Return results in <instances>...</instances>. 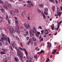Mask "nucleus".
<instances>
[{
	"label": "nucleus",
	"instance_id": "nucleus-10",
	"mask_svg": "<svg viewBox=\"0 0 62 62\" xmlns=\"http://www.w3.org/2000/svg\"><path fill=\"white\" fill-rule=\"evenodd\" d=\"M21 15L23 17H25V16H26V13L24 11L22 12Z\"/></svg>",
	"mask_w": 62,
	"mask_h": 62
},
{
	"label": "nucleus",
	"instance_id": "nucleus-30",
	"mask_svg": "<svg viewBox=\"0 0 62 62\" xmlns=\"http://www.w3.org/2000/svg\"><path fill=\"white\" fill-rule=\"evenodd\" d=\"M8 7H9V8H11L12 7L11 5L10 4H9V5H8Z\"/></svg>",
	"mask_w": 62,
	"mask_h": 62
},
{
	"label": "nucleus",
	"instance_id": "nucleus-36",
	"mask_svg": "<svg viewBox=\"0 0 62 62\" xmlns=\"http://www.w3.org/2000/svg\"><path fill=\"white\" fill-rule=\"evenodd\" d=\"M38 11L39 13H41V11L40 10H39V9H38Z\"/></svg>",
	"mask_w": 62,
	"mask_h": 62
},
{
	"label": "nucleus",
	"instance_id": "nucleus-1",
	"mask_svg": "<svg viewBox=\"0 0 62 62\" xmlns=\"http://www.w3.org/2000/svg\"><path fill=\"white\" fill-rule=\"evenodd\" d=\"M36 29L35 27H34L32 28V31L31 30H30L29 32L30 35L31 37H33L34 36L35 33H36Z\"/></svg>",
	"mask_w": 62,
	"mask_h": 62
},
{
	"label": "nucleus",
	"instance_id": "nucleus-40",
	"mask_svg": "<svg viewBox=\"0 0 62 62\" xmlns=\"http://www.w3.org/2000/svg\"><path fill=\"white\" fill-rule=\"evenodd\" d=\"M51 29L52 30H54V27H51Z\"/></svg>",
	"mask_w": 62,
	"mask_h": 62
},
{
	"label": "nucleus",
	"instance_id": "nucleus-21",
	"mask_svg": "<svg viewBox=\"0 0 62 62\" xmlns=\"http://www.w3.org/2000/svg\"><path fill=\"white\" fill-rule=\"evenodd\" d=\"M2 51H3L4 52H7V51H8V50L4 48H2Z\"/></svg>",
	"mask_w": 62,
	"mask_h": 62
},
{
	"label": "nucleus",
	"instance_id": "nucleus-4",
	"mask_svg": "<svg viewBox=\"0 0 62 62\" xmlns=\"http://www.w3.org/2000/svg\"><path fill=\"white\" fill-rule=\"evenodd\" d=\"M25 53L26 54V57L29 60L30 62H31V61H32V59L29 57H27V54H28L27 52L26 51L25 52Z\"/></svg>",
	"mask_w": 62,
	"mask_h": 62
},
{
	"label": "nucleus",
	"instance_id": "nucleus-6",
	"mask_svg": "<svg viewBox=\"0 0 62 62\" xmlns=\"http://www.w3.org/2000/svg\"><path fill=\"white\" fill-rule=\"evenodd\" d=\"M9 30L11 33H14V29L12 27H10Z\"/></svg>",
	"mask_w": 62,
	"mask_h": 62
},
{
	"label": "nucleus",
	"instance_id": "nucleus-44",
	"mask_svg": "<svg viewBox=\"0 0 62 62\" xmlns=\"http://www.w3.org/2000/svg\"><path fill=\"white\" fill-rule=\"evenodd\" d=\"M51 2H52V3H54L53 2V0H49Z\"/></svg>",
	"mask_w": 62,
	"mask_h": 62
},
{
	"label": "nucleus",
	"instance_id": "nucleus-17",
	"mask_svg": "<svg viewBox=\"0 0 62 62\" xmlns=\"http://www.w3.org/2000/svg\"><path fill=\"white\" fill-rule=\"evenodd\" d=\"M58 11H59V10H58L57 12L58 14V16H60L61 14V13L60 12H58Z\"/></svg>",
	"mask_w": 62,
	"mask_h": 62
},
{
	"label": "nucleus",
	"instance_id": "nucleus-62",
	"mask_svg": "<svg viewBox=\"0 0 62 62\" xmlns=\"http://www.w3.org/2000/svg\"><path fill=\"white\" fill-rule=\"evenodd\" d=\"M55 2H56V4H57V3H58V2H57V0H55Z\"/></svg>",
	"mask_w": 62,
	"mask_h": 62
},
{
	"label": "nucleus",
	"instance_id": "nucleus-18",
	"mask_svg": "<svg viewBox=\"0 0 62 62\" xmlns=\"http://www.w3.org/2000/svg\"><path fill=\"white\" fill-rule=\"evenodd\" d=\"M53 51L54 52H52V54H55L56 52V49L55 50H54Z\"/></svg>",
	"mask_w": 62,
	"mask_h": 62
},
{
	"label": "nucleus",
	"instance_id": "nucleus-5",
	"mask_svg": "<svg viewBox=\"0 0 62 62\" xmlns=\"http://www.w3.org/2000/svg\"><path fill=\"white\" fill-rule=\"evenodd\" d=\"M19 30V27L18 26V25L16 26V30L15 31L16 32H17V33L18 34L20 33V31H18V30Z\"/></svg>",
	"mask_w": 62,
	"mask_h": 62
},
{
	"label": "nucleus",
	"instance_id": "nucleus-49",
	"mask_svg": "<svg viewBox=\"0 0 62 62\" xmlns=\"http://www.w3.org/2000/svg\"><path fill=\"white\" fill-rule=\"evenodd\" d=\"M58 27H57V28H58V29H59V23H58Z\"/></svg>",
	"mask_w": 62,
	"mask_h": 62
},
{
	"label": "nucleus",
	"instance_id": "nucleus-15",
	"mask_svg": "<svg viewBox=\"0 0 62 62\" xmlns=\"http://www.w3.org/2000/svg\"><path fill=\"white\" fill-rule=\"evenodd\" d=\"M1 40L2 41H5L6 40V38L4 37H2L1 38Z\"/></svg>",
	"mask_w": 62,
	"mask_h": 62
},
{
	"label": "nucleus",
	"instance_id": "nucleus-64",
	"mask_svg": "<svg viewBox=\"0 0 62 62\" xmlns=\"http://www.w3.org/2000/svg\"><path fill=\"white\" fill-rule=\"evenodd\" d=\"M2 36H5L6 35L5 34H2Z\"/></svg>",
	"mask_w": 62,
	"mask_h": 62
},
{
	"label": "nucleus",
	"instance_id": "nucleus-52",
	"mask_svg": "<svg viewBox=\"0 0 62 62\" xmlns=\"http://www.w3.org/2000/svg\"><path fill=\"white\" fill-rule=\"evenodd\" d=\"M44 37H47V35H44Z\"/></svg>",
	"mask_w": 62,
	"mask_h": 62
},
{
	"label": "nucleus",
	"instance_id": "nucleus-56",
	"mask_svg": "<svg viewBox=\"0 0 62 62\" xmlns=\"http://www.w3.org/2000/svg\"><path fill=\"white\" fill-rule=\"evenodd\" d=\"M31 7H33V4L32 3H31Z\"/></svg>",
	"mask_w": 62,
	"mask_h": 62
},
{
	"label": "nucleus",
	"instance_id": "nucleus-59",
	"mask_svg": "<svg viewBox=\"0 0 62 62\" xmlns=\"http://www.w3.org/2000/svg\"><path fill=\"white\" fill-rule=\"evenodd\" d=\"M28 20H30V18H29V17L28 16Z\"/></svg>",
	"mask_w": 62,
	"mask_h": 62
},
{
	"label": "nucleus",
	"instance_id": "nucleus-13",
	"mask_svg": "<svg viewBox=\"0 0 62 62\" xmlns=\"http://www.w3.org/2000/svg\"><path fill=\"white\" fill-rule=\"evenodd\" d=\"M4 8L6 9H8V7H7V5H6V4L4 5Z\"/></svg>",
	"mask_w": 62,
	"mask_h": 62
},
{
	"label": "nucleus",
	"instance_id": "nucleus-29",
	"mask_svg": "<svg viewBox=\"0 0 62 62\" xmlns=\"http://www.w3.org/2000/svg\"><path fill=\"white\" fill-rule=\"evenodd\" d=\"M44 51V50H41L40 52V54H42V53H44L45 52Z\"/></svg>",
	"mask_w": 62,
	"mask_h": 62
},
{
	"label": "nucleus",
	"instance_id": "nucleus-2",
	"mask_svg": "<svg viewBox=\"0 0 62 62\" xmlns=\"http://www.w3.org/2000/svg\"><path fill=\"white\" fill-rule=\"evenodd\" d=\"M18 52H17V55L20 56V57L21 58L22 61H23V59H22L23 58V57L22 53H21V50H20V51Z\"/></svg>",
	"mask_w": 62,
	"mask_h": 62
},
{
	"label": "nucleus",
	"instance_id": "nucleus-50",
	"mask_svg": "<svg viewBox=\"0 0 62 62\" xmlns=\"http://www.w3.org/2000/svg\"><path fill=\"white\" fill-rule=\"evenodd\" d=\"M51 27H54V24H53L51 25Z\"/></svg>",
	"mask_w": 62,
	"mask_h": 62
},
{
	"label": "nucleus",
	"instance_id": "nucleus-55",
	"mask_svg": "<svg viewBox=\"0 0 62 62\" xmlns=\"http://www.w3.org/2000/svg\"><path fill=\"white\" fill-rule=\"evenodd\" d=\"M59 23H60V24H61V23H62V21H61Z\"/></svg>",
	"mask_w": 62,
	"mask_h": 62
},
{
	"label": "nucleus",
	"instance_id": "nucleus-33",
	"mask_svg": "<svg viewBox=\"0 0 62 62\" xmlns=\"http://www.w3.org/2000/svg\"><path fill=\"white\" fill-rule=\"evenodd\" d=\"M0 3L1 4H3L4 3V2L1 0H0Z\"/></svg>",
	"mask_w": 62,
	"mask_h": 62
},
{
	"label": "nucleus",
	"instance_id": "nucleus-51",
	"mask_svg": "<svg viewBox=\"0 0 62 62\" xmlns=\"http://www.w3.org/2000/svg\"><path fill=\"white\" fill-rule=\"evenodd\" d=\"M27 40H28L29 39V37H27Z\"/></svg>",
	"mask_w": 62,
	"mask_h": 62
},
{
	"label": "nucleus",
	"instance_id": "nucleus-19",
	"mask_svg": "<svg viewBox=\"0 0 62 62\" xmlns=\"http://www.w3.org/2000/svg\"><path fill=\"white\" fill-rule=\"evenodd\" d=\"M15 60L16 62H18V61H19V59H18V58L17 57H15Z\"/></svg>",
	"mask_w": 62,
	"mask_h": 62
},
{
	"label": "nucleus",
	"instance_id": "nucleus-9",
	"mask_svg": "<svg viewBox=\"0 0 62 62\" xmlns=\"http://www.w3.org/2000/svg\"><path fill=\"white\" fill-rule=\"evenodd\" d=\"M10 13L12 15H15V12L14 11L11 10L10 11Z\"/></svg>",
	"mask_w": 62,
	"mask_h": 62
},
{
	"label": "nucleus",
	"instance_id": "nucleus-35",
	"mask_svg": "<svg viewBox=\"0 0 62 62\" xmlns=\"http://www.w3.org/2000/svg\"><path fill=\"white\" fill-rule=\"evenodd\" d=\"M41 34H43V33H44V31L43 30L42 31H41Z\"/></svg>",
	"mask_w": 62,
	"mask_h": 62
},
{
	"label": "nucleus",
	"instance_id": "nucleus-38",
	"mask_svg": "<svg viewBox=\"0 0 62 62\" xmlns=\"http://www.w3.org/2000/svg\"><path fill=\"white\" fill-rule=\"evenodd\" d=\"M10 48L12 51L13 50V48H12V47L11 46H10Z\"/></svg>",
	"mask_w": 62,
	"mask_h": 62
},
{
	"label": "nucleus",
	"instance_id": "nucleus-32",
	"mask_svg": "<svg viewBox=\"0 0 62 62\" xmlns=\"http://www.w3.org/2000/svg\"><path fill=\"white\" fill-rule=\"evenodd\" d=\"M44 33L45 34L47 35L48 34V31H45L44 32Z\"/></svg>",
	"mask_w": 62,
	"mask_h": 62
},
{
	"label": "nucleus",
	"instance_id": "nucleus-63",
	"mask_svg": "<svg viewBox=\"0 0 62 62\" xmlns=\"http://www.w3.org/2000/svg\"><path fill=\"white\" fill-rule=\"evenodd\" d=\"M2 46V43L0 42V46Z\"/></svg>",
	"mask_w": 62,
	"mask_h": 62
},
{
	"label": "nucleus",
	"instance_id": "nucleus-37",
	"mask_svg": "<svg viewBox=\"0 0 62 62\" xmlns=\"http://www.w3.org/2000/svg\"><path fill=\"white\" fill-rule=\"evenodd\" d=\"M28 7L30 8L31 7V5L30 4H28Z\"/></svg>",
	"mask_w": 62,
	"mask_h": 62
},
{
	"label": "nucleus",
	"instance_id": "nucleus-26",
	"mask_svg": "<svg viewBox=\"0 0 62 62\" xmlns=\"http://www.w3.org/2000/svg\"><path fill=\"white\" fill-rule=\"evenodd\" d=\"M31 40H30L29 41L28 43V45H30L29 43H30V42H31Z\"/></svg>",
	"mask_w": 62,
	"mask_h": 62
},
{
	"label": "nucleus",
	"instance_id": "nucleus-22",
	"mask_svg": "<svg viewBox=\"0 0 62 62\" xmlns=\"http://www.w3.org/2000/svg\"><path fill=\"white\" fill-rule=\"evenodd\" d=\"M3 62H7V58H5L3 60Z\"/></svg>",
	"mask_w": 62,
	"mask_h": 62
},
{
	"label": "nucleus",
	"instance_id": "nucleus-43",
	"mask_svg": "<svg viewBox=\"0 0 62 62\" xmlns=\"http://www.w3.org/2000/svg\"><path fill=\"white\" fill-rule=\"evenodd\" d=\"M36 35L37 37H39V35L38 33H36Z\"/></svg>",
	"mask_w": 62,
	"mask_h": 62
},
{
	"label": "nucleus",
	"instance_id": "nucleus-11",
	"mask_svg": "<svg viewBox=\"0 0 62 62\" xmlns=\"http://www.w3.org/2000/svg\"><path fill=\"white\" fill-rule=\"evenodd\" d=\"M51 46H52V44L51 43H50L48 45L47 47L48 48V50H49L50 49Z\"/></svg>",
	"mask_w": 62,
	"mask_h": 62
},
{
	"label": "nucleus",
	"instance_id": "nucleus-47",
	"mask_svg": "<svg viewBox=\"0 0 62 62\" xmlns=\"http://www.w3.org/2000/svg\"><path fill=\"white\" fill-rule=\"evenodd\" d=\"M22 3L23 4H25V3H26V2H25L24 1H22Z\"/></svg>",
	"mask_w": 62,
	"mask_h": 62
},
{
	"label": "nucleus",
	"instance_id": "nucleus-16",
	"mask_svg": "<svg viewBox=\"0 0 62 62\" xmlns=\"http://www.w3.org/2000/svg\"><path fill=\"white\" fill-rule=\"evenodd\" d=\"M39 7L40 8H43V6H44V5L43 4H40L39 5Z\"/></svg>",
	"mask_w": 62,
	"mask_h": 62
},
{
	"label": "nucleus",
	"instance_id": "nucleus-8",
	"mask_svg": "<svg viewBox=\"0 0 62 62\" xmlns=\"http://www.w3.org/2000/svg\"><path fill=\"white\" fill-rule=\"evenodd\" d=\"M15 45L16 46H17V45L16 44V43L15 42H13V43L11 44V46L14 48L15 47Z\"/></svg>",
	"mask_w": 62,
	"mask_h": 62
},
{
	"label": "nucleus",
	"instance_id": "nucleus-7",
	"mask_svg": "<svg viewBox=\"0 0 62 62\" xmlns=\"http://www.w3.org/2000/svg\"><path fill=\"white\" fill-rule=\"evenodd\" d=\"M48 8H45V12H44V13L46 15H47L48 14Z\"/></svg>",
	"mask_w": 62,
	"mask_h": 62
},
{
	"label": "nucleus",
	"instance_id": "nucleus-39",
	"mask_svg": "<svg viewBox=\"0 0 62 62\" xmlns=\"http://www.w3.org/2000/svg\"><path fill=\"white\" fill-rule=\"evenodd\" d=\"M5 52H1V54H5Z\"/></svg>",
	"mask_w": 62,
	"mask_h": 62
},
{
	"label": "nucleus",
	"instance_id": "nucleus-57",
	"mask_svg": "<svg viewBox=\"0 0 62 62\" xmlns=\"http://www.w3.org/2000/svg\"><path fill=\"white\" fill-rule=\"evenodd\" d=\"M16 39L17 40H19V38H18V37H17Z\"/></svg>",
	"mask_w": 62,
	"mask_h": 62
},
{
	"label": "nucleus",
	"instance_id": "nucleus-34",
	"mask_svg": "<svg viewBox=\"0 0 62 62\" xmlns=\"http://www.w3.org/2000/svg\"><path fill=\"white\" fill-rule=\"evenodd\" d=\"M38 28L40 29H42V28L41 27V26H39L38 27Z\"/></svg>",
	"mask_w": 62,
	"mask_h": 62
},
{
	"label": "nucleus",
	"instance_id": "nucleus-60",
	"mask_svg": "<svg viewBox=\"0 0 62 62\" xmlns=\"http://www.w3.org/2000/svg\"><path fill=\"white\" fill-rule=\"evenodd\" d=\"M5 4H6V5H8V3L6 2L5 3Z\"/></svg>",
	"mask_w": 62,
	"mask_h": 62
},
{
	"label": "nucleus",
	"instance_id": "nucleus-3",
	"mask_svg": "<svg viewBox=\"0 0 62 62\" xmlns=\"http://www.w3.org/2000/svg\"><path fill=\"white\" fill-rule=\"evenodd\" d=\"M24 27L26 29H29L31 27L28 24H27L26 23H24Z\"/></svg>",
	"mask_w": 62,
	"mask_h": 62
},
{
	"label": "nucleus",
	"instance_id": "nucleus-25",
	"mask_svg": "<svg viewBox=\"0 0 62 62\" xmlns=\"http://www.w3.org/2000/svg\"><path fill=\"white\" fill-rule=\"evenodd\" d=\"M27 3H32V1H31V0H29V1H27Z\"/></svg>",
	"mask_w": 62,
	"mask_h": 62
},
{
	"label": "nucleus",
	"instance_id": "nucleus-12",
	"mask_svg": "<svg viewBox=\"0 0 62 62\" xmlns=\"http://www.w3.org/2000/svg\"><path fill=\"white\" fill-rule=\"evenodd\" d=\"M41 15L43 16V19H45V18H46V16H45V15L44 14L42 13L41 14Z\"/></svg>",
	"mask_w": 62,
	"mask_h": 62
},
{
	"label": "nucleus",
	"instance_id": "nucleus-14",
	"mask_svg": "<svg viewBox=\"0 0 62 62\" xmlns=\"http://www.w3.org/2000/svg\"><path fill=\"white\" fill-rule=\"evenodd\" d=\"M15 49L16 50L18 51V52H19L20 51H21V50L20 49V48H19L18 47H16L15 46Z\"/></svg>",
	"mask_w": 62,
	"mask_h": 62
},
{
	"label": "nucleus",
	"instance_id": "nucleus-58",
	"mask_svg": "<svg viewBox=\"0 0 62 62\" xmlns=\"http://www.w3.org/2000/svg\"><path fill=\"white\" fill-rule=\"evenodd\" d=\"M0 18L1 19H2V20H3V17H0Z\"/></svg>",
	"mask_w": 62,
	"mask_h": 62
},
{
	"label": "nucleus",
	"instance_id": "nucleus-42",
	"mask_svg": "<svg viewBox=\"0 0 62 62\" xmlns=\"http://www.w3.org/2000/svg\"><path fill=\"white\" fill-rule=\"evenodd\" d=\"M8 23H9V24H10V23H11L10 22V21H9V19H8Z\"/></svg>",
	"mask_w": 62,
	"mask_h": 62
},
{
	"label": "nucleus",
	"instance_id": "nucleus-27",
	"mask_svg": "<svg viewBox=\"0 0 62 62\" xmlns=\"http://www.w3.org/2000/svg\"><path fill=\"white\" fill-rule=\"evenodd\" d=\"M15 11L16 12V13H19V10H18L17 9H16L15 10Z\"/></svg>",
	"mask_w": 62,
	"mask_h": 62
},
{
	"label": "nucleus",
	"instance_id": "nucleus-54",
	"mask_svg": "<svg viewBox=\"0 0 62 62\" xmlns=\"http://www.w3.org/2000/svg\"><path fill=\"white\" fill-rule=\"evenodd\" d=\"M23 35H24V36H25H25H26V35H27V34H23Z\"/></svg>",
	"mask_w": 62,
	"mask_h": 62
},
{
	"label": "nucleus",
	"instance_id": "nucleus-28",
	"mask_svg": "<svg viewBox=\"0 0 62 62\" xmlns=\"http://www.w3.org/2000/svg\"><path fill=\"white\" fill-rule=\"evenodd\" d=\"M1 10L2 12H5V10H4V9L3 8L1 9Z\"/></svg>",
	"mask_w": 62,
	"mask_h": 62
},
{
	"label": "nucleus",
	"instance_id": "nucleus-45",
	"mask_svg": "<svg viewBox=\"0 0 62 62\" xmlns=\"http://www.w3.org/2000/svg\"><path fill=\"white\" fill-rule=\"evenodd\" d=\"M48 30H47V29H45V30H44V32H48Z\"/></svg>",
	"mask_w": 62,
	"mask_h": 62
},
{
	"label": "nucleus",
	"instance_id": "nucleus-24",
	"mask_svg": "<svg viewBox=\"0 0 62 62\" xmlns=\"http://www.w3.org/2000/svg\"><path fill=\"white\" fill-rule=\"evenodd\" d=\"M15 22L16 24H18V21L17 20H15Z\"/></svg>",
	"mask_w": 62,
	"mask_h": 62
},
{
	"label": "nucleus",
	"instance_id": "nucleus-20",
	"mask_svg": "<svg viewBox=\"0 0 62 62\" xmlns=\"http://www.w3.org/2000/svg\"><path fill=\"white\" fill-rule=\"evenodd\" d=\"M19 48L20 49H21V50H22V51H23H23H24L25 52L26 51V49L25 48H23V49H22V48L20 47H19Z\"/></svg>",
	"mask_w": 62,
	"mask_h": 62
},
{
	"label": "nucleus",
	"instance_id": "nucleus-46",
	"mask_svg": "<svg viewBox=\"0 0 62 62\" xmlns=\"http://www.w3.org/2000/svg\"><path fill=\"white\" fill-rule=\"evenodd\" d=\"M49 61V58H47V60L46 61V62H48V61Z\"/></svg>",
	"mask_w": 62,
	"mask_h": 62
},
{
	"label": "nucleus",
	"instance_id": "nucleus-31",
	"mask_svg": "<svg viewBox=\"0 0 62 62\" xmlns=\"http://www.w3.org/2000/svg\"><path fill=\"white\" fill-rule=\"evenodd\" d=\"M8 42L10 44V40H9V38L8 37Z\"/></svg>",
	"mask_w": 62,
	"mask_h": 62
},
{
	"label": "nucleus",
	"instance_id": "nucleus-48",
	"mask_svg": "<svg viewBox=\"0 0 62 62\" xmlns=\"http://www.w3.org/2000/svg\"><path fill=\"white\" fill-rule=\"evenodd\" d=\"M34 57L35 58H37V55H36Z\"/></svg>",
	"mask_w": 62,
	"mask_h": 62
},
{
	"label": "nucleus",
	"instance_id": "nucleus-61",
	"mask_svg": "<svg viewBox=\"0 0 62 62\" xmlns=\"http://www.w3.org/2000/svg\"><path fill=\"white\" fill-rule=\"evenodd\" d=\"M20 45L22 47H23V45H22V44L21 43H20Z\"/></svg>",
	"mask_w": 62,
	"mask_h": 62
},
{
	"label": "nucleus",
	"instance_id": "nucleus-53",
	"mask_svg": "<svg viewBox=\"0 0 62 62\" xmlns=\"http://www.w3.org/2000/svg\"><path fill=\"white\" fill-rule=\"evenodd\" d=\"M39 39H41V36H40L39 37Z\"/></svg>",
	"mask_w": 62,
	"mask_h": 62
},
{
	"label": "nucleus",
	"instance_id": "nucleus-41",
	"mask_svg": "<svg viewBox=\"0 0 62 62\" xmlns=\"http://www.w3.org/2000/svg\"><path fill=\"white\" fill-rule=\"evenodd\" d=\"M43 40V38H42L40 40V41H42Z\"/></svg>",
	"mask_w": 62,
	"mask_h": 62
},
{
	"label": "nucleus",
	"instance_id": "nucleus-23",
	"mask_svg": "<svg viewBox=\"0 0 62 62\" xmlns=\"http://www.w3.org/2000/svg\"><path fill=\"white\" fill-rule=\"evenodd\" d=\"M32 39L33 41H36V40H37V39L34 37L32 38Z\"/></svg>",
	"mask_w": 62,
	"mask_h": 62
}]
</instances>
